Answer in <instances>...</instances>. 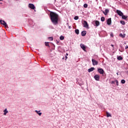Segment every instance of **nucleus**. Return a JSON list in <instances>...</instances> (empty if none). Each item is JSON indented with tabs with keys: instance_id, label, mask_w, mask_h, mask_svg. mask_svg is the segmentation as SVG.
<instances>
[{
	"instance_id": "nucleus-9",
	"label": "nucleus",
	"mask_w": 128,
	"mask_h": 128,
	"mask_svg": "<svg viewBox=\"0 0 128 128\" xmlns=\"http://www.w3.org/2000/svg\"><path fill=\"white\" fill-rule=\"evenodd\" d=\"M110 12V10L108 9H106L105 12L104 11H102V12L104 14L105 16H108V14Z\"/></svg>"
},
{
	"instance_id": "nucleus-16",
	"label": "nucleus",
	"mask_w": 128,
	"mask_h": 128,
	"mask_svg": "<svg viewBox=\"0 0 128 128\" xmlns=\"http://www.w3.org/2000/svg\"><path fill=\"white\" fill-rule=\"evenodd\" d=\"M119 36L122 38H126V34H120Z\"/></svg>"
},
{
	"instance_id": "nucleus-10",
	"label": "nucleus",
	"mask_w": 128,
	"mask_h": 128,
	"mask_svg": "<svg viewBox=\"0 0 128 128\" xmlns=\"http://www.w3.org/2000/svg\"><path fill=\"white\" fill-rule=\"evenodd\" d=\"M28 6L30 8H31L32 10H34V4H28Z\"/></svg>"
},
{
	"instance_id": "nucleus-18",
	"label": "nucleus",
	"mask_w": 128,
	"mask_h": 128,
	"mask_svg": "<svg viewBox=\"0 0 128 128\" xmlns=\"http://www.w3.org/2000/svg\"><path fill=\"white\" fill-rule=\"evenodd\" d=\"M40 111H38V110H35V112H36L38 116H42V112H40Z\"/></svg>"
},
{
	"instance_id": "nucleus-32",
	"label": "nucleus",
	"mask_w": 128,
	"mask_h": 128,
	"mask_svg": "<svg viewBox=\"0 0 128 128\" xmlns=\"http://www.w3.org/2000/svg\"><path fill=\"white\" fill-rule=\"evenodd\" d=\"M128 48V46H126V47H125V49L126 50Z\"/></svg>"
},
{
	"instance_id": "nucleus-35",
	"label": "nucleus",
	"mask_w": 128,
	"mask_h": 128,
	"mask_svg": "<svg viewBox=\"0 0 128 128\" xmlns=\"http://www.w3.org/2000/svg\"><path fill=\"white\" fill-rule=\"evenodd\" d=\"M111 46H112V48H114V45L113 44H111Z\"/></svg>"
},
{
	"instance_id": "nucleus-5",
	"label": "nucleus",
	"mask_w": 128,
	"mask_h": 128,
	"mask_svg": "<svg viewBox=\"0 0 128 128\" xmlns=\"http://www.w3.org/2000/svg\"><path fill=\"white\" fill-rule=\"evenodd\" d=\"M92 62L93 66H98V62L94 60V59H92Z\"/></svg>"
},
{
	"instance_id": "nucleus-8",
	"label": "nucleus",
	"mask_w": 128,
	"mask_h": 128,
	"mask_svg": "<svg viewBox=\"0 0 128 128\" xmlns=\"http://www.w3.org/2000/svg\"><path fill=\"white\" fill-rule=\"evenodd\" d=\"M100 75L96 74L94 76V78L96 80L98 81L100 80Z\"/></svg>"
},
{
	"instance_id": "nucleus-17",
	"label": "nucleus",
	"mask_w": 128,
	"mask_h": 128,
	"mask_svg": "<svg viewBox=\"0 0 128 128\" xmlns=\"http://www.w3.org/2000/svg\"><path fill=\"white\" fill-rule=\"evenodd\" d=\"M106 114L107 118H110V116L112 117V114H110L108 113V112H106Z\"/></svg>"
},
{
	"instance_id": "nucleus-12",
	"label": "nucleus",
	"mask_w": 128,
	"mask_h": 128,
	"mask_svg": "<svg viewBox=\"0 0 128 128\" xmlns=\"http://www.w3.org/2000/svg\"><path fill=\"white\" fill-rule=\"evenodd\" d=\"M94 22H95V25L96 26H100V22L98 20H95L94 21Z\"/></svg>"
},
{
	"instance_id": "nucleus-13",
	"label": "nucleus",
	"mask_w": 128,
	"mask_h": 128,
	"mask_svg": "<svg viewBox=\"0 0 128 128\" xmlns=\"http://www.w3.org/2000/svg\"><path fill=\"white\" fill-rule=\"evenodd\" d=\"M94 68L92 67L88 70V72H94Z\"/></svg>"
},
{
	"instance_id": "nucleus-36",
	"label": "nucleus",
	"mask_w": 128,
	"mask_h": 128,
	"mask_svg": "<svg viewBox=\"0 0 128 128\" xmlns=\"http://www.w3.org/2000/svg\"><path fill=\"white\" fill-rule=\"evenodd\" d=\"M66 56H68V54L66 53Z\"/></svg>"
},
{
	"instance_id": "nucleus-11",
	"label": "nucleus",
	"mask_w": 128,
	"mask_h": 128,
	"mask_svg": "<svg viewBox=\"0 0 128 128\" xmlns=\"http://www.w3.org/2000/svg\"><path fill=\"white\" fill-rule=\"evenodd\" d=\"M107 24L108 26H110V24H112V18H109L107 20Z\"/></svg>"
},
{
	"instance_id": "nucleus-2",
	"label": "nucleus",
	"mask_w": 128,
	"mask_h": 128,
	"mask_svg": "<svg viewBox=\"0 0 128 128\" xmlns=\"http://www.w3.org/2000/svg\"><path fill=\"white\" fill-rule=\"evenodd\" d=\"M83 26L84 28H88V24L86 20L84 21Z\"/></svg>"
},
{
	"instance_id": "nucleus-21",
	"label": "nucleus",
	"mask_w": 128,
	"mask_h": 128,
	"mask_svg": "<svg viewBox=\"0 0 128 128\" xmlns=\"http://www.w3.org/2000/svg\"><path fill=\"white\" fill-rule=\"evenodd\" d=\"M118 60H122V56H119L118 57Z\"/></svg>"
},
{
	"instance_id": "nucleus-22",
	"label": "nucleus",
	"mask_w": 128,
	"mask_h": 128,
	"mask_svg": "<svg viewBox=\"0 0 128 128\" xmlns=\"http://www.w3.org/2000/svg\"><path fill=\"white\" fill-rule=\"evenodd\" d=\"M120 22V24H123V26H124V24H126V22H124V20H121Z\"/></svg>"
},
{
	"instance_id": "nucleus-14",
	"label": "nucleus",
	"mask_w": 128,
	"mask_h": 128,
	"mask_svg": "<svg viewBox=\"0 0 128 128\" xmlns=\"http://www.w3.org/2000/svg\"><path fill=\"white\" fill-rule=\"evenodd\" d=\"M86 34V31H82L81 32V36H85Z\"/></svg>"
},
{
	"instance_id": "nucleus-33",
	"label": "nucleus",
	"mask_w": 128,
	"mask_h": 128,
	"mask_svg": "<svg viewBox=\"0 0 128 128\" xmlns=\"http://www.w3.org/2000/svg\"><path fill=\"white\" fill-rule=\"evenodd\" d=\"M110 36H114V34H111Z\"/></svg>"
},
{
	"instance_id": "nucleus-23",
	"label": "nucleus",
	"mask_w": 128,
	"mask_h": 128,
	"mask_svg": "<svg viewBox=\"0 0 128 128\" xmlns=\"http://www.w3.org/2000/svg\"><path fill=\"white\" fill-rule=\"evenodd\" d=\"M45 46H50V43L48 42H46Z\"/></svg>"
},
{
	"instance_id": "nucleus-7",
	"label": "nucleus",
	"mask_w": 128,
	"mask_h": 128,
	"mask_svg": "<svg viewBox=\"0 0 128 128\" xmlns=\"http://www.w3.org/2000/svg\"><path fill=\"white\" fill-rule=\"evenodd\" d=\"M116 12L120 16H122L124 14V13H122V12L120 10H116Z\"/></svg>"
},
{
	"instance_id": "nucleus-34",
	"label": "nucleus",
	"mask_w": 128,
	"mask_h": 128,
	"mask_svg": "<svg viewBox=\"0 0 128 128\" xmlns=\"http://www.w3.org/2000/svg\"><path fill=\"white\" fill-rule=\"evenodd\" d=\"M66 59L68 58V56H66Z\"/></svg>"
},
{
	"instance_id": "nucleus-38",
	"label": "nucleus",
	"mask_w": 128,
	"mask_h": 128,
	"mask_svg": "<svg viewBox=\"0 0 128 128\" xmlns=\"http://www.w3.org/2000/svg\"><path fill=\"white\" fill-rule=\"evenodd\" d=\"M58 42H57V44H58Z\"/></svg>"
},
{
	"instance_id": "nucleus-28",
	"label": "nucleus",
	"mask_w": 128,
	"mask_h": 128,
	"mask_svg": "<svg viewBox=\"0 0 128 128\" xmlns=\"http://www.w3.org/2000/svg\"><path fill=\"white\" fill-rule=\"evenodd\" d=\"M48 40H50L52 41L54 40V38L52 37H49Z\"/></svg>"
},
{
	"instance_id": "nucleus-15",
	"label": "nucleus",
	"mask_w": 128,
	"mask_h": 128,
	"mask_svg": "<svg viewBox=\"0 0 128 128\" xmlns=\"http://www.w3.org/2000/svg\"><path fill=\"white\" fill-rule=\"evenodd\" d=\"M4 116H6V114H8V109L6 108L4 110Z\"/></svg>"
},
{
	"instance_id": "nucleus-27",
	"label": "nucleus",
	"mask_w": 128,
	"mask_h": 128,
	"mask_svg": "<svg viewBox=\"0 0 128 128\" xmlns=\"http://www.w3.org/2000/svg\"><path fill=\"white\" fill-rule=\"evenodd\" d=\"M78 19V16H76L74 18V20H77Z\"/></svg>"
},
{
	"instance_id": "nucleus-29",
	"label": "nucleus",
	"mask_w": 128,
	"mask_h": 128,
	"mask_svg": "<svg viewBox=\"0 0 128 128\" xmlns=\"http://www.w3.org/2000/svg\"><path fill=\"white\" fill-rule=\"evenodd\" d=\"M115 82H116V86H118V80H115Z\"/></svg>"
},
{
	"instance_id": "nucleus-37",
	"label": "nucleus",
	"mask_w": 128,
	"mask_h": 128,
	"mask_svg": "<svg viewBox=\"0 0 128 128\" xmlns=\"http://www.w3.org/2000/svg\"><path fill=\"white\" fill-rule=\"evenodd\" d=\"M2 0H0V2H2Z\"/></svg>"
},
{
	"instance_id": "nucleus-30",
	"label": "nucleus",
	"mask_w": 128,
	"mask_h": 128,
	"mask_svg": "<svg viewBox=\"0 0 128 128\" xmlns=\"http://www.w3.org/2000/svg\"><path fill=\"white\" fill-rule=\"evenodd\" d=\"M84 8H88V4H84Z\"/></svg>"
},
{
	"instance_id": "nucleus-20",
	"label": "nucleus",
	"mask_w": 128,
	"mask_h": 128,
	"mask_svg": "<svg viewBox=\"0 0 128 128\" xmlns=\"http://www.w3.org/2000/svg\"><path fill=\"white\" fill-rule=\"evenodd\" d=\"M75 32L76 34H80V30H78V29L76 30Z\"/></svg>"
},
{
	"instance_id": "nucleus-4",
	"label": "nucleus",
	"mask_w": 128,
	"mask_h": 128,
	"mask_svg": "<svg viewBox=\"0 0 128 128\" xmlns=\"http://www.w3.org/2000/svg\"><path fill=\"white\" fill-rule=\"evenodd\" d=\"M0 22L1 24H3V26H4L5 28H8V24H6V22L2 20H0Z\"/></svg>"
},
{
	"instance_id": "nucleus-26",
	"label": "nucleus",
	"mask_w": 128,
	"mask_h": 128,
	"mask_svg": "<svg viewBox=\"0 0 128 128\" xmlns=\"http://www.w3.org/2000/svg\"><path fill=\"white\" fill-rule=\"evenodd\" d=\"M121 82L122 84H126V80H122Z\"/></svg>"
},
{
	"instance_id": "nucleus-19",
	"label": "nucleus",
	"mask_w": 128,
	"mask_h": 128,
	"mask_svg": "<svg viewBox=\"0 0 128 128\" xmlns=\"http://www.w3.org/2000/svg\"><path fill=\"white\" fill-rule=\"evenodd\" d=\"M122 16L123 20H126L128 18V16H124V14Z\"/></svg>"
},
{
	"instance_id": "nucleus-25",
	"label": "nucleus",
	"mask_w": 128,
	"mask_h": 128,
	"mask_svg": "<svg viewBox=\"0 0 128 128\" xmlns=\"http://www.w3.org/2000/svg\"><path fill=\"white\" fill-rule=\"evenodd\" d=\"M60 40H64V36H60Z\"/></svg>"
},
{
	"instance_id": "nucleus-31",
	"label": "nucleus",
	"mask_w": 128,
	"mask_h": 128,
	"mask_svg": "<svg viewBox=\"0 0 128 128\" xmlns=\"http://www.w3.org/2000/svg\"><path fill=\"white\" fill-rule=\"evenodd\" d=\"M111 84H116V81H112Z\"/></svg>"
},
{
	"instance_id": "nucleus-1",
	"label": "nucleus",
	"mask_w": 128,
	"mask_h": 128,
	"mask_svg": "<svg viewBox=\"0 0 128 128\" xmlns=\"http://www.w3.org/2000/svg\"><path fill=\"white\" fill-rule=\"evenodd\" d=\"M50 18L52 22L55 26L58 24V14L54 12H50Z\"/></svg>"
},
{
	"instance_id": "nucleus-24",
	"label": "nucleus",
	"mask_w": 128,
	"mask_h": 128,
	"mask_svg": "<svg viewBox=\"0 0 128 128\" xmlns=\"http://www.w3.org/2000/svg\"><path fill=\"white\" fill-rule=\"evenodd\" d=\"M106 20V18H104V17L102 16L101 18V21L102 22H104V20Z\"/></svg>"
},
{
	"instance_id": "nucleus-6",
	"label": "nucleus",
	"mask_w": 128,
	"mask_h": 128,
	"mask_svg": "<svg viewBox=\"0 0 128 128\" xmlns=\"http://www.w3.org/2000/svg\"><path fill=\"white\" fill-rule=\"evenodd\" d=\"M80 46L83 50H84V52H86V46H84V44H80Z\"/></svg>"
},
{
	"instance_id": "nucleus-3",
	"label": "nucleus",
	"mask_w": 128,
	"mask_h": 128,
	"mask_svg": "<svg viewBox=\"0 0 128 128\" xmlns=\"http://www.w3.org/2000/svg\"><path fill=\"white\" fill-rule=\"evenodd\" d=\"M98 72L100 74H104V70L102 68H98Z\"/></svg>"
}]
</instances>
